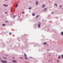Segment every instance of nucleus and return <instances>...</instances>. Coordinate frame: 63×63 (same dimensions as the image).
Masks as SVG:
<instances>
[{
	"label": "nucleus",
	"mask_w": 63,
	"mask_h": 63,
	"mask_svg": "<svg viewBox=\"0 0 63 63\" xmlns=\"http://www.w3.org/2000/svg\"><path fill=\"white\" fill-rule=\"evenodd\" d=\"M32 16H35V14H32Z\"/></svg>",
	"instance_id": "dca6fc26"
},
{
	"label": "nucleus",
	"mask_w": 63,
	"mask_h": 63,
	"mask_svg": "<svg viewBox=\"0 0 63 63\" xmlns=\"http://www.w3.org/2000/svg\"><path fill=\"white\" fill-rule=\"evenodd\" d=\"M6 56H8V55H6Z\"/></svg>",
	"instance_id": "58836bf2"
},
{
	"label": "nucleus",
	"mask_w": 63,
	"mask_h": 63,
	"mask_svg": "<svg viewBox=\"0 0 63 63\" xmlns=\"http://www.w3.org/2000/svg\"><path fill=\"white\" fill-rule=\"evenodd\" d=\"M8 22V21H5V22H6V23Z\"/></svg>",
	"instance_id": "aec40b11"
},
{
	"label": "nucleus",
	"mask_w": 63,
	"mask_h": 63,
	"mask_svg": "<svg viewBox=\"0 0 63 63\" xmlns=\"http://www.w3.org/2000/svg\"><path fill=\"white\" fill-rule=\"evenodd\" d=\"M38 26V28H40V24H39Z\"/></svg>",
	"instance_id": "20e7f679"
},
{
	"label": "nucleus",
	"mask_w": 63,
	"mask_h": 63,
	"mask_svg": "<svg viewBox=\"0 0 63 63\" xmlns=\"http://www.w3.org/2000/svg\"><path fill=\"white\" fill-rule=\"evenodd\" d=\"M43 44L44 45H46V44H47V43L45 42V43H43Z\"/></svg>",
	"instance_id": "0eeeda50"
},
{
	"label": "nucleus",
	"mask_w": 63,
	"mask_h": 63,
	"mask_svg": "<svg viewBox=\"0 0 63 63\" xmlns=\"http://www.w3.org/2000/svg\"><path fill=\"white\" fill-rule=\"evenodd\" d=\"M4 58V59H7V58Z\"/></svg>",
	"instance_id": "bb28decb"
},
{
	"label": "nucleus",
	"mask_w": 63,
	"mask_h": 63,
	"mask_svg": "<svg viewBox=\"0 0 63 63\" xmlns=\"http://www.w3.org/2000/svg\"><path fill=\"white\" fill-rule=\"evenodd\" d=\"M61 34L62 35H63V32H61Z\"/></svg>",
	"instance_id": "6e6552de"
},
{
	"label": "nucleus",
	"mask_w": 63,
	"mask_h": 63,
	"mask_svg": "<svg viewBox=\"0 0 63 63\" xmlns=\"http://www.w3.org/2000/svg\"><path fill=\"white\" fill-rule=\"evenodd\" d=\"M40 15H38L36 16V18H38L39 16H40Z\"/></svg>",
	"instance_id": "39448f33"
},
{
	"label": "nucleus",
	"mask_w": 63,
	"mask_h": 63,
	"mask_svg": "<svg viewBox=\"0 0 63 63\" xmlns=\"http://www.w3.org/2000/svg\"><path fill=\"white\" fill-rule=\"evenodd\" d=\"M12 33L11 32H10V33L9 34V35H12Z\"/></svg>",
	"instance_id": "1a4fd4ad"
},
{
	"label": "nucleus",
	"mask_w": 63,
	"mask_h": 63,
	"mask_svg": "<svg viewBox=\"0 0 63 63\" xmlns=\"http://www.w3.org/2000/svg\"><path fill=\"white\" fill-rule=\"evenodd\" d=\"M42 21H44V20H42Z\"/></svg>",
	"instance_id": "2f4dec72"
},
{
	"label": "nucleus",
	"mask_w": 63,
	"mask_h": 63,
	"mask_svg": "<svg viewBox=\"0 0 63 63\" xmlns=\"http://www.w3.org/2000/svg\"><path fill=\"white\" fill-rule=\"evenodd\" d=\"M49 56H50V55H49Z\"/></svg>",
	"instance_id": "c9c22d12"
},
{
	"label": "nucleus",
	"mask_w": 63,
	"mask_h": 63,
	"mask_svg": "<svg viewBox=\"0 0 63 63\" xmlns=\"http://www.w3.org/2000/svg\"><path fill=\"white\" fill-rule=\"evenodd\" d=\"M54 14V12H52V13H51V14Z\"/></svg>",
	"instance_id": "a878e982"
},
{
	"label": "nucleus",
	"mask_w": 63,
	"mask_h": 63,
	"mask_svg": "<svg viewBox=\"0 0 63 63\" xmlns=\"http://www.w3.org/2000/svg\"><path fill=\"white\" fill-rule=\"evenodd\" d=\"M45 5H43V6H42V8H44V7H45Z\"/></svg>",
	"instance_id": "423d86ee"
},
{
	"label": "nucleus",
	"mask_w": 63,
	"mask_h": 63,
	"mask_svg": "<svg viewBox=\"0 0 63 63\" xmlns=\"http://www.w3.org/2000/svg\"><path fill=\"white\" fill-rule=\"evenodd\" d=\"M36 5H38V1H36L35 2Z\"/></svg>",
	"instance_id": "7ed1b4c3"
},
{
	"label": "nucleus",
	"mask_w": 63,
	"mask_h": 63,
	"mask_svg": "<svg viewBox=\"0 0 63 63\" xmlns=\"http://www.w3.org/2000/svg\"><path fill=\"white\" fill-rule=\"evenodd\" d=\"M22 14H24V12H22Z\"/></svg>",
	"instance_id": "5701e85b"
},
{
	"label": "nucleus",
	"mask_w": 63,
	"mask_h": 63,
	"mask_svg": "<svg viewBox=\"0 0 63 63\" xmlns=\"http://www.w3.org/2000/svg\"><path fill=\"white\" fill-rule=\"evenodd\" d=\"M62 10H63V8H62Z\"/></svg>",
	"instance_id": "f704fd0d"
},
{
	"label": "nucleus",
	"mask_w": 63,
	"mask_h": 63,
	"mask_svg": "<svg viewBox=\"0 0 63 63\" xmlns=\"http://www.w3.org/2000/svg\"><path fill=\"white\" fill-rule=\"evenodd\" d=\"M25 58V59H26V60L27 59V58L26 57Z\"/></svg>",
	"instance_id": "4be33fe9"
},
{
	"label": "nucleus",
	"mask_w": 63,
	"mask_h": 63,
	"mask_svg": "<svg viewBox=\"0 0 63 63\" xmlns=\"http://www.w3.org/2000/svg\"><path fill=\"white\" fill-rule=\"evenodd\" d=\"M54 5L55 6H57V4H56V3H55L54 4Z\"/></svg>",
	"instance_id": "f8f14e48"
},
{
	"label": "nucleus",
	"mask_w": 63,
	"mask_h": 63,
	"mask_svg": "<svg viewBox=\"0 0 63 63\" xmlns=\"http://www.w3.org/2000/svg\"><path fill=\"white\" fill-rule=\"evenodd\" d=\"M15 17H16L15 16H14L13 17V18H15Z\"/></svg>",
	"instance_id": "a211bd4d"
},
{
	"label": "nucleus",
	"mask_w": 63,
	"mask_h": 63,
	"mask_svg": "<svg viewBox=\"0 0 63 63\" xmlns=\"http://www.w3.org/2000/svg\"><path fill=\"white\" fill-rule=\"evenodd\" d=\"M62 58L63 59V55H62Z\"/></svg>",
	"instance_id": "4468645a"
},
{
	"label": "nucleus",
	"mask_w": 63,
	"mask_h": 63,
	"mask_svg": "<svg viewBox=\"0 0 63 63\" xmlns=\"http://www.w3.org/2000/svg\"><path fill=\"white\" fill-rule=\"evenodd\" d=\"M49 62V61H48Z\"/></svg>",
	"instance_id": "ea45409f"
},
{
	"label": "nucleus",
	"mask_w": 63,
	"mask_h": 63,
	"mask_svg": "<svg viewBox=\"0 0 63 63\" xmlns=\"http://www.w3.org/2000/svg\"><path fill=\"white\" fill-rule=\"evenodd\" d=\"M47 51H49V49H48L47 50Z\"/></svg>",
	"instance_id": "b1692460"
},
{
	"label": "nucleus",
	"mask_w": 63,
	"mask_h": 63,
	"mask_svg": "<svg viewBox=\"0 0 63 63\" xmlns=\"http://www.w3.org/2000/svg\"><path fill=\"white\" fill-rule=\"evenodd\" d=\"M3 6H8V5H3Z\"/></svg>",
	"instance_id": "412c9836"
},
{
	"label": "nucleus",
	"mask_w": 63,
	"mask_h": 63,
	"mask_svg": "<svg viewBox=\"0 0 63 63\" xmlns=\"http://www.w3.org/2000/svg\"><path fill=\"white\" fill-rule=\"evenodd\" d=\"M24 55L25 56V57H26V56H27L26 55V54H24Z\"/></svg>",
	"instance_id": "9b49d317"
},
{
	"label": "nucleus",
	"mask_w": 63,
	"mask_h": 63,
	"mask_svg": "<svg viewBox=\"0 0 63 63\" xmlns=\"http://www.w3.org/2000/svg\"><path fill=\"white\" fill-rule=\"evenodd\" d=\"M58 58H60V56L59 55V57H58Z\"/></svg>",
	"instance_id": "f3484780"
},
{
	"label": "nucleus",
	"mask_w": 63,
	"mask_h": 63,
	"mask_svg": "<svg viewBox=\"0 0 63 63\" xmlns=\"http://www.w3.org/2000/svg\"><path fill=\"white\" fill-rule=\"evenodd\" d=\"M10 63H11L10 62Z\"/></svg>",
	"instance_id": "a19ab883"
},
{
	"label": "nucleus",
	"mask_w": 63,
	"mask_h": 63,
	"mask_svg": "<svg viewBox=\"0 0 63 63\" xmlns=\"http://www.w3.org/2000/svg\"><path fill=\"white\" fill-rule=\"evenodd\" d=\"M13 62H14V63H16V60H14L12 61Z\"/></svg>",
	"instance_id": "f03ea898"
},
{
	"label": "nucleus",
	"mask_w": 63,
	"mask_h": 63,
	"mask_svg": "<svg viewBox=\"0 0 63 63\" xmlns=\"http://www.w3.org/2000/svg\"><path fill=\"white\" fill-rule=\"evenodd\" d=\"M10 11H11V12H12V10L11 9L10 10Z\"/></svg>",
	"instance_id": "cd10ccee"
},
{
	"label": "nucleus",
	"mask_w": 63,
	"mask_h": 63,
	"mask_svg": "<svg viewBox=\"0 0 63 63\" xmlns=\"http://www.w3.org/2000/svg\"><path fill=\"white\" fill-rule=\"evenodd\" d=\"M59 7L60 8H61V7H62V5H61Z\"/></svg>",
	"instance_id": "6ab92c4d"
},
{
	"label": "nucleus",
	"mask_w": 63,
	"mask_h": 63,
	"mask_svg": "<svg viewBox=\"0 0 63 63\" xmlns=\"http://www.w3.org/2000/svg\"><path fill=\"white\" fill-rule=\"evenodd\" d=\"M5 25H6L5 24H2V26H5Z\"/></svg>",
	"instance_id": "9d476101"
},
{
	"label": "nucleus",
	"mask_w": 63,
	"mask_h": 63,
	"mask_svg": "<svg viewBox=\"0 0 63 63\" xmlns=\"http://www.w3.org/2000/svg\"><path fill=\"white\" fill-rule=\"evenodd\" d=\"M18 6V4H17L16 5V8H17V6Z\"/></svg>",
	"instance_id": "ddd939ff"
},
{
	"label": "nucleus",
	"mask_w": 63,
	"mask_h": 63,
	"mask_svg": "<svg viewBox=\"0 0 63 63\" xmlns=\"http://www.w3.org/2000/svg\"><path fill=\"white\" fill-rule=\"evenodd\" d=\"M57 62H59V61H57Z\"/></svg>",
	"instance_id": "c85d7f7f"
},
{
	"label": "nucleus",
	"mask_w": 63,
	"mask_h": 63,
	"mask_svg": "<svg viewBox=\"0 0 63 63\" xmlns=\"http://www.w3.org/2000/svg\"><path fill=\"white\" fill-rule=\"evenodd\" d=\"M1 61L3 63H7V61L5 60H1Z\"/></svg>",
	"instance_id": "f257e3e1"
},
{
	"label": "nucleus",
	"mask_w": 63,
	"mask_h": 63,
	"mask_svg": "<svg viewBox=\"0 0 63 63\" xmlns=\"http://www.w3.org/2000/svg\"><path fill=\"white\" fill-rule=\"evenodd\" d=\"M7 0H5V1H7Z\"/></svg>",
	"instance_id": "473e14b6"
},
{
	"label": "nucleus",
	"mask_w": 63,
	"mask_h": 63,
	"mask_svg": "<svg viewBox=\"0 0 63 63\" xmlns=\"http://www.w3.org/2000/svg\"><path fill=\"white\" fill-rule=\"evenodd\" d=\"M20 58H22V59H23V58L22 57H20Z\"/></svg>",
	"instance_id": "7c9ffc66"
},
{
	"label": "nucleus",
	"mask_w": 63,
	"mask_h": 63,
	"mask_svg": "<svg viewBox=\"0 0 63 63\" xmlns=\"http://www.w3.org/2000/svg\"><path fill=\"white\" fill-rule=\"evenodd\" d=\"M44 10H47V9L45 8L44 9Z\"/></svg>",
	"instance_id": "393cba45"
},
{
	"label": "nucleus",
	"mask_w": 63,
	"mask_h": 63,
	"mask_svg": "<svg viewBox=\"0 0 63 63\" xmlns=\"http://www.w3.org/2000/svg\"><path fill=\"white\" fill-rule=\"evenodd\" d=\"M13 16V15H11V16Z\"/></svg>",
	"instance_id": "4c0bfd02"
},
{
	"label": "nucleus",
	"mask_w": 63,
	"mask_h": 63,
	"mask_svg": "<svg viewBox=\"0 0 63 63\" xmlns=\"http://www.w3.org/2000/svg\"><path fill=\"white\" fill-rule=\"evenodd\" d=\"M0 59H1V58H0Z\"/></svg>",
	"instance_id": "e433bc0d"
},
{
	"label": "nucleus",
	"mask_w": 63,
	"mask_h": 63,
	"mask_svg": "<svg viewBox=\"0 0 63 63\" xmlns=\"http://www.w3.org/2000/svg\"><path fill=\"white\" fill-rule=\"evenodd\" d=\"M29 9L30 10V9H31V7H30L29 8Z\"/></svg>",
	"instance_id": "2eb2a0df"
},
{
	"label": "nucleus",
	"mask_w": 63,
	"mask_h": 63,
	"mask_svg": "<svg viewBox=\"0 0 63 63\" xmlns=\"http://www.w3.org/2000/svg\"><path fill=\"white\" fill-rule=\"evenodd\" d=\"M5 14H7V12H5Z\"/></svg>",
	"instance_id": "c756f323"
},
{
	"label": "nucleus",
	"mask_w": 63,
	"mask_h": 63,
	"mask_svg": "<svg viewBox=\"0 0 63 63\" xmlns=\"http://www.w3.org/2000/svg\"><path fill=\"white\" fill-rule=\"evenodd\" d=\"M12 58L14 59V57H13V58Z\"/></svg>",
	"instance_id": "72a5a7b5"
}]
</instances>
